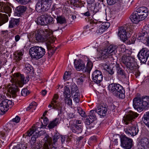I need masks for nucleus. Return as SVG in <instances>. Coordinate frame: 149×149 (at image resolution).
Returning a JSON list of instances; mask_svg holds the SVG:
<instances>
[{"instance_id": "obj_1", "label": "nucleus", "mask_w": 149, "mask_h": 149, "mask_svg": "<svg viewBox=\"0 0 149 149\" xmlns=\"http://www.w3.org/2000/svg\"><path fill=\"white\" fill-rule=\"evenodd\" d=\"M121 61L124 66L132 71H136L135 75L137 77L140 75V72L138 70L137 63L134 61V58L132 57L124 55L122 57Z\"/></svg>"}, {"instance_id": "obj_2", "label": "nucleus", "mask_w": 149, "mask_h": 149, "mask_svg": "<svg viewBox=\"0 0 149 149\" xmlns=\"http://www.w3.org/2000/svg\"><path fill=\"white\" fill-rule=\"evenodd\" d=\"M148 10L146 7L142 6L138 8L135 13H133L130 18L134 23L136 24L141 21L144 19L148 16Z\"/></svg>"}, {"instance_id": "obj_3", "label": "nucleus", "mask_w": 149, "mask_h": 149, "mask_svg": "<svg viewBox=\"0 0 149 149\" xmlns=\"http://www.w3.org/2000/svg\"><path fill=\"white\" fill-rule=\"evenodd\" d=\"M84 61L87 62L86 66L85 67L84 63L81 60H75L74 62V67L76 70L83 72H87L89 73L93 67V63L86 56L84 57Z\"/></svg>"}, {"instance_id": "obj_4", "label": "nucleus", "mask_w": 149, "mask_h": 149, "mask_svg": "<svg viewBox=\"0 0 149 149\" xmlns=\"http://www.w3.org/2000/svg\"><path fill=\"white\" fill-rule=\"evenodd\" d=\"M133 106L139 112L147 109L149 108V97L134 98L133 100Z\"/></svg>"}, {"instance_id": "obj_5", "label": "nucleus", "mask_w": 149, "mask_h": 149, "mask_svg": "<svg viewBox=\"0 0 149 149\" xmlns=\"http://www.w3.org/2000/svg\"><path fill=\"white\" fill-rule=\"evenodd\" d=\"M118 47L114 45H111L104 49H102L100 52V54L101 57L105 59L109 58L111 60L113 59V56L117 52Z\"/></svg>"}, {"instance_id": "obj_6", "label": "nucleus", "mask_w": 149, "mask_h": 149, "mask_svg": "<svg viewBox=\"0 0 149 149\" xmlns=\"http://www.w3.org/2000/svg\"><path fill=\"white\" fill-rule=\"evenodd\" d=\"M108 88L109 91L114 96L121 99L125 97V91L123 87L119 84L112 83L109 85Z\"/></svg>"}, {"instance_id": "obj_7", "label": "nucleus", "mask_w": 149, "mask_h": 149, "mask_svg": "<svg viewBox=\"0 0 149 149\" xmlns=\"http://www.w3.org/2000/svg\"><path fill=\"white\" fill-rule=\"evenodd\" d=\"M45 49L41 46H35L31 47L29 50V53L32 58L38 59L45 54Z\"/></svg>"}, {"instance_id": "obj_8", "label": "nucleus", "mask_w": 149, "mask_h": 149, "mask_svg": "<svg viewBox=\"0 0 149 149\" xmlns=\"http://www.w3.org/2000/svg\"><path fill=\"white\" fill-rule=\"evenodd\" d=\"M53 2V0H39L36 4V10L38 12L47 10Z\"/></svg>"}, {"instance_id": "obj_9", "label": "nucleus", "mask_w": 149, "mask_h": 149, "mask_svg": "<svg viewBox=\"0 0 149 149\" xmlns=\"http://www.w3.org/2000/svg\"><path fill=\"white\" fill-rule=\"evenodd\" d=\"M132 31L130 27L121 26L118 29V36L123 41H126L132 34Z\"/></svg>"}, {"instance_id": "obj_10", "label": "nucleus", "mask_w": 149, "mask_h": 149, "mask_svg": "<svg viewBox=\"0 0 149 149\" xmlns=\"http://www.w3.org/2000/svg\"><path fill=\"white\" fill-rule=\"evenodd\" d=\"M48 33V30L40 29L36 32L35 35L36 40L39 42L46 41L49 36H46Z\"/></svg>"}, {"instance_id": "obj_11", "label": "nucleus", "mask_w": 149, "mask_h": 149, "mask_svg": "<svg viewBox=\"0 0 149 149\" xmlns=\"http://www.w3.org/2000/svg\"><path fill=\"white\" fill-rule=\"evenodd\" d=\"M44 145L42 149H57V147L56 146L55 143L51 144L52 142V138L48 135L46 134L44 138Z\"/></svg>"}, {"instance_id": "obj_12", "label": "nucleus", "mask_w": 149, "mask_h": 149, "mask_svg": "<svg viewBox=\"0 0 149 149\" xmlns=\"http://www.w3.org/2000/svg\"><path fill=\"white\" fill-rule=\"evenodd\" d=\"M121 146L126 149H130L132 146L133 141L132 139H129L125 136H122L120 138Z\"/></svg>"}, {"instance_id": "obj_13", "label": "nucleus", "mask_w": 149, "mask_h": 149, "mask_svg": "<svg viewBox=\"0 0 149 149\" xmlns=\"http://www.w3.org/2000/svg\"><path fill=\"white\" fill-rule=\"evenodd\" d=\"M13 76L12 78L13 83L17 85L20 87H22L24 83V75L19 73H15Z\"/></svg>"}, {"instance_id": "obj_14", "label": "nucleus", "mask_w": 149, "mask_h": 149, "mask_svg": "<svg viewBox=\"0 0 149 149\" xmlns=\"http://www.w3.org/2000/svg\"><path fill=\"white\" fill-rule=\"evenodd\" d=\"M137 56L141 62L145 63L149 56V50L145 48H143L139 52Z\"/></svg>"}, {"instance_id": "obj_15", "label": "nucleus", "mask_w": 149, "mask_h": 149, "mask_svg": "<svg viewBox=\"0 0 149 149\" xmlns=\"http://www.w3.org/2000/svg\"><path fill=\"white\" fill-rule=\"evenodd\" d=\"M12 4L9 2H7L5 3L2 2H0V12L7 13L8 15L10 16V13L12 11L10 7Z\"/></svg>"}, {"instance_id": "obj_16", "label": "nucleus", "mask_w": 149, "mask_h": 149, "mask_svg": "<svg viewBox=\"0 0 149 149\" xmlns=\"http://www.w3.org/2000/svg\"><path fill=\"white\" fill-rule=\"evenodd\" d=\"M138 114L136 113L130 111L129 113L125 115L123 118V123L126 125L131 123V121L138 117Z\"/></svg>"}, {"instance_id": "obj_17", "label": "nucleus", "mask_w": 149, "mask_h": 149, "mask_svg": "<svg viewBox=\"0 0 149 149\" xmlns=\"http://www.w3.org/2000/svg\"><path fill=\"white\" fill-rule=\"evenodd\" d=\"M125 132L128 135L134 136L136 135L139 132L138 127L137 125L131 126L130 125L127 129H125Z\"/></svg>"}, {"instance_id": "obj_18", "label": "nucleus", "mask_w": 149, "mask_h": 149, "mask_svg": "<svg viewBox=\"0 0 149 149\" xmlns=\"http://www.w3.org/2000/svg\"><path fill=\"white\" fill-rule=\"evenodd\" d=\"M93 80V81L97 84L100 83L103 79L102 73L99 70L95 71L92 74Z\"/></svg>"}, {"instance_id": "obj_19", "label": "nucleus", "mask_w": 149, "mask_h": 149, "mask_svg": "<svg viewBox=\"0 0 149 149\" xmlns=\"http://www.w3.org/2000/svg\"><path fill=\"white\" fill-rule=\"evenodd\" d=\"M11 124H7L4 128V131L1 133V135L3 138L6 141H8L11 135V133L9 132L10 130L9 127L11 126Z\"/></svg>"}, {"instance_id": "obj_20", "label": "nucleus", "mask_w": 149, "mask_h": 149, "mask_svg": "<svg viewBox=\"0 0 149 149\" xmlns=\"http://www.w3.org/2000/svg\"><path fill=\"white\" fill-rule=\"evenodd\" d=\"M110 24L108 22L102 23L99 27H97L96 30V33L97 34H101L109 26ZM98 25H97L98 26Z\"/></svg>"}, {"instance_id": "obj_21", "label": "nucleus", "mask_w": 149, "mask_h": 149, "mask_svg": "<svg viewBox=\"0 0 149 149\" xmlns=\"http://www.w3.org/2000/svg\"><path fill=\"white\" fill-rule=\"evenodd\" d=\"M106 106L104 104H99L96 110V112L101 116H104L106 114L107 111Z\"/></svg>"}, {"instance_id": "obj_22", "label": "nucleus", "mask_w": 149, "mask_h": 149, "mask_svg": "<svg viewBox=\"0 0 149 149\" xmlns=\"http://www.w3.org/2000/svg\"><path fill=\"white\" fill-rule=\"evenodd\" d=\"M17 85L13 84L8 88V91L12 94V97L15 98L17 96V93L19 91Z\"/></svg>"}, {"instance_id": "obj_23", "label": "nucleus", "mask_w": 149, "mask_h": 149, "mask_svg": "<svg viewBox=\"0 0 149 149\" xmlns=\"http://www.w3.org/2000/svg\"><path fill=\"white\" fill-rule=\"evenodd\" d=\"M58 98V95L57 94H54L51 102V104L53 106V109H58L60 108H61L60 103L58 101L56 100Z\"/></svg>"}, {"instance_id": "obj_24", "label": "nucleus", "mask_w": 149, "mask_h": 149, "mask_svg": "<svg viewBox=\"0 0 149 149\" xmlns=\"http://www.w3.org/2000/svg\"><path fill=\"white\" fill-rule=\"evenodd\" d=\"M26 10V7L23 6H19L15 9V14L18 16L22 15Z\"/></svg>"}, {"instance_id": "obj_25", "label": "nucleus", "mask_w": 149, "mask_h": 149, "mask_svg": "<svg viewBox=\"0 0 149 149\" xmlns=\"http://www.w3.org/2000/svg\"><path fill=\"white\" fill-rule=\"evenodd\" d=\"M70 129L72 132L77 134L81 133L82 131V127L81 126H78L76 125H72L70 127Z\"/></svg>"}, {"instance_id": "obj_26", "label": "nucleus", "mask_w": 149, "mask_h": 149, "mask_svg": "<svg viewBox=\"0 0 149 149\" xmlns=\"http://www.w3.org/2000/svg\"><path fill=\"white\" fill-rule=\"evenodd\" d=\"M45 18V14L41 15L37 19V24L41 25H47V22H46V20Z\"/></svg>"}, {"instance_id": "obj_27", "label": "nucleus", "mask_w": 149, "mask_h": 149, "mask_svg": "<svg viewBox=\"0 0 149 149\" xmlns=\"http://www.w3.org/2000/svg\"><path fill=\"white\" fill-rule=\"evenodd\" d=\"M71 88V93L72 95L74 93L75 94H79V91L77 85L74 82H71L70 85Z\"/></svg>"}, {"instance_id": "obj_28", "label": "nucleus", "mask_w": 149, "mask_h": 149, "mask_svg": "<svg viewBox=\"0 0 149 149\" xmlns=\"http://www.w3.org/2000/svg\"><path fill=\"white\" fill-rule=\"evenodd\" d=\"M25 71L27 74L32 75L33 74L34 70L33 67L29 63H26L25 64Z\"/></svg>"}, {"instance_id": "obj_29", "label": "nucleus", "mask_w": 149, "mask_h": 149, "mask_svg": "<svg viewBox=\"0 0 149 149\" xmlns=\"http://www.w3.org/2000/svg\"><path fill=\"white\" fill-rule=\"evenodd\" d=\"M59 123V118H56L50 122L47 127L49 129H52L56 126Z\"/></svg>"}, {"instance_id": "obj_30", "label": "nucleus", "mask_w": 149, "mask_h": 149, "mask_svg": "<svg viewBox=\"0 0 149 149\" xmlns=\"http://www.w3.org/2000/svg\"><path fill=\"white\" fill-rule=\"evenodd\" d=\"M36 127L34 126H33L31 128L28 130L25 134L23 135V136H30L33 134H35V132L37 130H36Z\"/></svg>"}, {"instance_id": "obj_31", "label": "nucleus", "mask_w": 149, "mask_h": 149, "mask_svg": "<svg viewBox=\"0 0 149 149\" xmlns=\"http://www.w3.org/2000/svg\"><path fill=\"white\" fill-rule=\"evenodd\" d=\"M19 20L18 19L12 18L9 21V27L10 28H12L15 27L16 25L19 24Z\"/></svg>"}, {"instance_id": "obj_32", "label": "nucleus", "mask_w": 149, "mask_h": 149, "mask_svg": "<svg viewBox=\"0 0 149 149\" xmlns=\"http://www.w3.org/2000/svg\"><path fill=\"white\" fill-rule=\"evenodd\" d=\"M8 20V18L7 15H2L1 13H0V26L7 22Z\"/></svg>"}, {"instance_id": "obj_33", "label": "nucleus", "mask_w": 149, "mask_h": 149, "mask_svg": "<svg viewBox=\"0 0 149 149\" xmlns=\"http://www.w3.org/2000/svg\"><path fill=\"white\" fill-rule=\"evenodd\" d=\"M6 104V103L3 100L0 104V113H4L8 109V108Z\"/></svg>"}, {"instance_id": "obj_34", "label": "nucleus", "mask_w": 149, "mask_h": 149, "mask_svg": "<svg viewBox=\"0 0 149 149\" xmlns=\"http://www.w3.org/2000/svg\"><path fill=\"white\" fill-rule=\"evenodd\" d=\"M69 85H66L64 88L63 95L65 97L70 98L71 97Z\"/></svg>"}, {"instance_id": "obj_35", "label": "nucleus", "mask_w": 149, "mask_h": 149, "mask_svg": "<svg viewBox=\"0 0 149 149\" xmlns=\"http://www.w3.org/2000/svg\"><path fill=\"white\" fill-rule=\"evenodd\" d=\"M115 69L118 74H120L124 77H126L124 71L121 68L119 65H116L115 66Z\"/></svg>"}, {"instance_id": "obj_36", "label": "nucleus", "mask_w": 149, "mask_h": 149, "mask_svg": "<svg viewBox=\"0 0 149 149\" xmlns=\"http://www.w3.org/2000/svg\"><path fill=\"white\" fill-rule=\"evenodd\" d=\"M52 32L50 30H48V33L46 34V36H49L48 37L46 41L49 42L50 43H52L54 42L55 40V38L53 37Z\"/></svg>"}, {"instance_id": "obj_37", "label": "nucleus", "mask_w": 149, "mask_h": 149, "mask_svg": "<svg viewBox=\"0 0 149 149\" xmlns=\"http://www.w3.org/2000/svg\"><path fill=\"white\" fill-rule=\"evenodd\" d=\"M57 23L60 24L66 23V21L65 17L63 16H58L56 18Z\"/></svg>"}, {"instance_id": "obj_38", "label": "nucleus", "mask_w": 149, "mask_h": 149, "mask_svg": "<svg viewBox=\"0 0 149 149\" xmlns=\"http://www.w3.org/2000/svg\"><path fill=\"white\" fill-rule=\"evenodd\" d=\"M145 113L143 118L142 120L145 124L149 128V117Z\"/></svg>"}, {"instance_id": "obj_39", "label": "nucleus", "mask_w": 149, "mask_h": 149, "mask_svg": "<svg viewBox=\"0 0 149 149\" xmlns=\"http://www.w3.org/2000/svg\"><path fill=\"white\" fill-rule=\"evenodd\" d=\"M37 105V104L35 102H33L31 103L29 106L26 108V111H29L31 109L35 110Z\"/></svg>"}, {"instance_id": "obj_40", "label": "nucleus", "mask_w": 149, "mask_h": 149, "mask_svg": "<svg viewBox=\"0 0 149 149\" xmlns=\"http://www.w3.org/2000/svg\"><path fill=\"white\" fill-rule=\"evenodd\" d=\"M23 54L22 52H19L15 54V59L16 62L18 63L22 59V56H23Z\"/></svg>"}, {"instance_id": "obj_41", "label": "nucleus", "mask_w": 149, "mask_h": 149, "mask_svg": "<svg viewBox=\"0 0 149 149\" xmlns=\"http://www.w3.org/2000/svg\"><path fill=\"white\" fill-rule=\"evenodd\" d=\"M148 143V140L147 138H143L141 141V145L143 147H147Z\"/></svg>"}, {"instance_id": "obj_42", "label": "nucleus", "mask_w": 149, "mask_h": 149, "mask_svg": "<svg viewBox=\"0 0 149 149\" xmlns=\"http://www.w3.org/2000/svg\"><path fill=\"white\" fill-rule=\"evenodd\" d=\"M46 22H47V24H52L54 23L53 18L50 16H49L45 14Z\"/></svg>"}, {"instance_id": "obj_43", "label": "nucleus", "mask_w": 149, "mask_h": 149, "mask_svg": "<svg viewBox=\"0 0 149 149\" xmlns=\"http://www.w3.org/2000/svg\"><path fill=\"white\" fill-rule=\"evenodd\" d=\"M77 77H80L78 78L77 79V82L79 84H81L84 81L85 79L84 76L83 75L81 74L80 73L77 74Z\"/></svg>"}, {"instance_id": "obj_44", "label": "nucleus", "mask_w": 149, "mask_h": 149, "mask_svg": "<svg viewBox=\"0 0 149 149\" xmlns=\"http://www.w3.org/2000/svg\"><path fill=\"white\" fill-rule=\"evenodd\" d=\"M72 74L71 72L66 71L63 77V79L66 80H68L71 77Z\"/></svg>"}, {"instance_id": "obj_45", "label": "nucleus", "mask_w": 149, "mask_h": 149, "mask_svg": "<svg viewBox=\"0 0 149 149\" xmlns=\"http://www.w3.org/2000/svg\"><path fill=\"white\" fill-rule=\"evenodd\" d=\"M60 136L58 133H55L52 136L53 143H55L57 141L58 139L59 138Z\"/></svg>"}, {"instance_id": "obj_46", "label": "nucleus", "mask_w": 149, "mask_h": 149, "mask_svg": "<svg viewBox=\"0 0 149 149\" xmlns=\"http://www.w3.org/2000/svg\"><path fill=\"white\" fill-rule=\"evenodd\" d=\"M77 109L78 112L81 115V116L83 117H85L86 116V115L85 114V112L83 111L82 109L81 108L79 107H77Z\"/></svg>"}, {"instance_id": "obj_47", "label": "nucleus", "mask_w": 149, "mask_h": 149, "mask_svg": "<svg viewBox=\"0 0 149 149\" xmlns=\"http://www.w3.org/2000/svg\"><path fill=\"white\" fill-rule=\"evenodd\" d=\"M37 135L35 134H33L32 136L30 142L31 145H33L36 143V139L38 137Z\"/></svg>"}, {"instance_id": "obj_48", "label": "nucleus", "mask_w": 149, "mask_h": 149, "mask_svg": "<svg viewBox=\"0 0 149 149\" xmlns=\"http://www.w3.org/2000/svg\"><path fill=\"white\" fill-rule=\"evenodd\" d=\"M97 113L96 112V111H95L94 110H91L89 113V117L94 120L95 119H96V115H95V113Z\"/></svg>"}, {"instance_id": "obj_49", "label": "nucleus", "mask_w": 149, "mask_h": 149, "mask_svg": "<svg viewBox=\"0 0 149 149\" xmlns=\"http://www.w3.org/2000/svg\"><path fill=\"white\" fill-rule=\"evenodd\" d=\"M20 147L21 148V149H28L30 148L29 145L30 143L29 142L28 143H25L23 144H20Z\"/></svg>"}, {"instance_id": "obj_50", "label": "nucleus", "mask_w": 149, "mask_h": 149, "mask_svg": "<svg viewBox=\"0 0 149 149\" xmlns=\"http://www.w3.org/2000/svg\"><path fill=\"white\" fill-rule=\"evenodd\" d=\"M64 100L65 104L69 106L72 105V100L70 98L65 97Z\"/></svg>"}, {"instance_id": "obj_51", "label": "nucleus", "mask_w": 149, "mask_h": 149, "mask_svg": "<svg viewBox=\"0 0 149 149\" xmlns=\"http://www.w3.org/2000/svg\"><path fill=\"white\" fill-rule=\"evenodd\" d=\"M94 120L93 119L89 117L88 118H86V119L85 123L86 125H88L91 123Z\"/></svg>"}, {"instance_id": "obj_52", "label": "nucleus", "mask_w": 149, "mask_h": 149, "mask_svg": "<svg viewBox=\"0 0 149 149\" xmlns=\"http://www.w3.org/2000/svg\"><path fill=\"white\" fill-rule=\"evenodd\" d=\"M18 3L22 4H26L31 0H16Z\"/></svg>"}, {"instance_id": "obj_53", "label": "nucleus", "mask_w": 149, "mask_h": 149, "mask_svg": "<svg viewBox=\"0 0 149 149\" xmlns=\"http://www.w3.org/2000/svg\"><path fill=\"white\" fill-rule=\"evenodd\" d=\"M73 5L76 7L79 8H81L82 6H84L82 1L80 0H79Z\"/></svg>"}, {"instance_id": "obj_54", "label": "nucleus", "mask_w": 149, "mask_h": 149, "mask_svg": "<svg viewBox=\"0 0 149 149\" xmlns=\"http://www.w3.org/2000/svg\"><path fill=\"white\" fill-rule=\"evenodd\" d=\"M42 118L43 119V122H42V124L45 126H46L48 124L49 120L46 117H45Z\"/></svg>"}, {"instance_id": "obj_55", "label": "nucleus", "mask_w": 149, "mask_h": 149, "mask_svg": "<svg viewBox=\"0 0 149 149\" xmlns=\"http://www.w3.org/2000/svg\"><path fill=\"white\" fill-rule=\"evenodd\" d=\"M149 29L147 26H145L142 29V32L143 33V36H144L145 35L147 34L148 32Z\"/></svg>"}, {"instance_id": "obj_56", "label": "nucleus", "mask_w": 149, "mask_h": 149, "mask_svg": "<svg viewBox=\"0 0 149 149\" xmlns=\"http://www.w3.org/2000/svg\"><path fill=\"white\" fill-rule=\"evenodd\" d=\"M3 101L5 102L6 103V104L7 105L8 108L10 105H12L13 104V103L10 100H6Z\"/></svg>"}, {"instance_id": "obj_57", "label": "nucleus", "mask_w": 149, "mask_h": 149, "mask_svg": "<svg viewBox=\"0 0 149 149\" xmlns=\"http://www.w3.org/2000/svg\"><path fill=\"white\" fill-rule=\"evenodd\" d=\"M28 90L26 89H23L21 91V94L23 96H25L29 94V93L28 92Z\"/></svg>"}, {"instance_id": "obj_58", "label": "nucleus", "mask_w": 149, "mask_h": 149, "mask_svg": "<svg viewBox=\"0 0 149 149\" xmlns=\"http://www.w3.org/2000/svg\"><path fill=\"white\" fill-rule=\"evenodd\" d=\"M118 0H107V3L109 5H111L116 3Z\"/></svg>"}, {"instance_id": "obj_59", "label": "nucleus", "mask_w": 149, "mask_h": 149, "mask_svg": "<svg viewBox=\"0 0 149 149\" xmlns=\"http://www.w3.org/2000/svg\"><path fill=\"white\" fill-rule=\"evenodd\" d=\"M115 70V66L113 68H110L107 70V72L110 74H113L114 73V70Z\"/></svg>"}, {"instance_id": "obj_60", "label": "nucleus", "mask_w": 149, "mask_h": 149, "mask_svg": "<svg viewBox=\"0 0 149 149\" xmlns=\"http://www.w3.org/2000/svg\"><path fill=\"white\" fill-rule=\"evenodd\" d=\"M79 96V94H74V100L77 103H78L79 102V100L78 98V97Z\"/></svg>"}, {"instance_id": "obj_61", "label": "nucleus", "mask_w": 149, "mask_h": 149, "mask_svg": "<svg viewBox=\"0 0 149 149\" xmlns=\"http://www.w3.org/2000/svg\"><path fill=\"white\" fill-rule=\"evenodd\" d=\"M45 132H44V131L41 130L38 132H37L36 131L35 132V134H36V135H37V136L38 137L44 134H45Z\"/></svg>"}, {"instance_id": "obj_62", "label": "nucleus", "mask_w": 149, "mask_h": 149, "mask_svg": "<svg viewBox=\"0 0 149 149\" xmlns=\"http://www.w3.org/2000/svg\"><path fill=\"white\" fill-rule=\"evenodd\" d=\"M20 119V118L18 116H16L15 118H13L12 120L14 122L18 123L19 122Z\"/></svg>"}, {"instance_id": "obj_63", "label": "nucleus", "mask_w": 149, "mask_h": 149, "mask_svg": "<svg viewBox=\"0 0 149 149\" xmlns=\"http://www.w3.org/2000/svg\"><path fill=\"white\" fill-rule=\"evenodd\" d=\"M136 40V38L133 37L130 40H129V44H134Z\"/></svg>"}, {"instance_id": "obj_64", "label": "nucleus", "mask_w": 149, "mask_h": 149, "mask_svg": "<svg viewBox=\"0 0 149 149\" xmlns=\"http://www.w3.org/2000/svg\"><path fill=\"white\" fill-rule=\"evenodd\" d=\"M20 144H18L16 146H14L13 149H21Z\"/></svg>"}]
</instances>
